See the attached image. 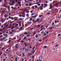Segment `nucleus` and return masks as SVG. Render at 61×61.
<instances>
[{"mask_svg":"<svg viewBox=\"0 0 61 61\" xmlns=\"http://www.w3.org/2000/svg\"><path fill=\"white\" fill-rule=\"evenodd\" d=\"M40 8H38L37 9V10H43V6H40Z\"/></svg>","mask_w":61,"mask_h":61,"instance_id":"nucleus-1","label":"nucleus"},{"mask_svg":"<svg viewBox=\"0 0 61 61\" xmlns=\"http://www.w3.org/2000/svg\"><path fill=\"white\" fill-rule=\"evenodd\" d=\"M40 18H38L37 20L34 21V23H36V22H38V21H39V20H40Z\"/></svg>","mask_w":61,"mask_h":61,"instance_id":"nucleus-2","label":"nucleus"},{"mask_svg":"<svg viewBox=\"0 0 61 61\" xmlns=\"http://www.w3.org/2000/svg\"><path fill=\"white\" fill-rule=\"evenodd\" d=\"M6 19H4L3 20V19H2L1 20V23L2 24H3L5 22V20Z\"/></svg>","mask_w":61,"mask_h":61,"instance_id":"nucleus-3","label":"nucleus"},{"mask_svg":"<svg viewBox=\"0 0 61 61\" xmlns=\"http://www.w3.org/2000/svg\"><path fill=\"white\" fill-rule=\"evenodd\" d=\"M5 39V37L4 38H0V41H4V39Z\"/></svg>","mask_w":61,"mask_h":61,"instance_id":"nucleus-4","label":"nucleus"},{"mask_svg":"<svg viewBox=\"0 0 61 61\" xmlns=\"http://www.w3.org/2000/svg\"><path fill=\"white\" fill-rule=\"evenodd\" d=\"M14 21H16V20H17V19H18V17H14Z\"/></svg>","mask_w":61,"mask_h":61,"instance_id":"nucleus-5","label":"nucleus"},{"mask_svg":"<svg viewBox=\"0 0 61 61\" xmlns=\"http://www.w3.org/2000/svg\"><path fill=\"white\" fill-rule=\"evenodd\" d=\"M22 56H23V57H25V54L24 53H22Z\"/></svg>","mask_w":61,"mask_h":61,"instance_id":"nucleus-6","label":"nucleus"},{"mask_svg":"<svg viewBox=\"0 0 61 61\" xmlns=\"http://www.w3.org/2000/svg\"><path fill=\"white\" fill-rule=\"evenodd\" d=\"M39 59L42 60V56H40L39 58Z\"/></svg>","mask_w":61,"mask_h":61,"instance_id":"nucleus-7","label":"nucleus"},{"mask_svg":"<svg viewBox=\"0 0 61 61\" xmlns=\"http://www.w3.org/2000/svg\"><path fill=\"white\" fill-rule=\"evenodd\" d=\"M44 5H45V6H46V7H47V6H48L47 4L45 3L44 4Z\"/></svg>","mask_w":61,"mask_h":61,"instance_id":"nucleus-8","label":"nucleus"},{"mask_svg":"<svg viewBox=\"0 0 61 61\" xmlns=\"http://www.w3.org/2000/svg\"><path fill=\"white\" fill-rule=\"evenodd\" d=\"M8 10L9 11L10 10V6H8Z\"/></svg>","mask_w":61,"mask_h":61,"instance_id":"nucleus-9","label":"nucleus"},{"mask_svg":"<svg viewBox=\"0 0 61 61\" xmlns=\"http://www.w3.org/2000/svg\"><path fill=\"white\" fill-rule=\"evenodd\" d=\"M5 28H3V29H1L0 30V31H2L3 30H5Z\"/></svg>","mask_w":61,"mask_h":61,"instance_id":"nucleus-10","label":"nucleus"},{"mask_svg":"<svg viewBox=\"0 0 61 61\" xmlns=\"http://www.w3.org/2000/svg\"><path fill=\"white\" fill-rule=\"evenodd\" d=\"M11 41V40H9L7 42V43L8 44H10V43H9V42H10Z\"/></svg>","mask_w":61,"mask_h":61,"instance_id":"nucleus-11","label":"nucleus"},{"mask_svg":"<svg viewBox=\"0 0 61 61\" xmlns=\"http://www.w3.org/2000/svg\"><path fill=\"white\" fill-rule=\"evenodd\" d=\"M15 60L16 61H17V57H15Z\"/></svg>","mask_w":61,"mask_h":61,"instance_id":"nucleus-12","label":"nucleus"},{"mask_svg":"<svg viewBox=\"0 0 61 61\" xmlns=\"http://www.w3.org/2000/svg\"><path fill=\"white\" fill-rule=\"evenodd\" d=\"M58 9H56L55 10V11L56 12H58Z\"/></svg>","mask_w":61,"mask_h":61,"instance_id":"nucleus-13","label":"nucleus"},{"mask_svg":"<svg viewBox=\"0 0 61 61\" xmlns=\"http://www.w3.org/2000/svg\"><path fill=\"white\" fill-rule=\"evenodd\" d=\"M34 10H32L30 11V12L31 13H33V12H34Z\"/></svg>","mask_w":61,"mask_h":61,"instance_id":"nucleus-14","label":"nucleus"},{"mask_svg":"<svg viewBox=\"0 0 61 61\" xmlns=\"http://www.w3.org/2000/svg\"><path fill=\"white\" fill-rule=\"evenodd\" d=\"M47 47L46 46H43V48H47Z\"/></svg>","mask_w":61,"mask_h":61,"instance_id":"nucleus-15","label":"nucleus"},{"mask_svg":"<svg viewBox=\"0 0 61 61\" xmlns=\"http://www.w3.org/2000/svg\"><path fill=\"white\" fill-rule=\"evenodd\" d=\"M25 45V46L26 47V46H28V44H27L26 43V44H25V45Z\"/></svg>","mask_w":61,"mask_h":61,"instance_id":"nucleus-16","label":"nucleus"},{"mask_svg":"<svg viewBox=\"0 0 61 61\" xmlns=\"http://www.w3.org/2000/svg\"><path fill=\"white\" fill-rule=\"evenodd\" d=\"M43 15H40L39 16V17H41L42 16H43Z\"/></svg>","mask_w":61,"mask_h":61,"instance_id":"nucleus-17","label":"nucleus"},{"mask_svg":"<svg viewBox=\"0 0 61 61\" xmlns=\"http://www.w3.org/2000/svg\"><path fill=\"white\" fill-rule=\"evenodd\" d=\"M34 28H33L30 29V30H32V31L35 30V29Z\"/></svg>","mask_w":61,"mask_h":61,"instance_id":"nucleus-18","label":"nucleus"},{"mask_svg":"<svg viewBox=\"0 0 61 61\" xmlns=\"http://www.w3.org/2000/svg\"><path fill=\"white\" fill-rule=\"evenodd\" d=\"M22 27H21L20 29V31H21L22 30Z\"/></svg>","mask_w":61,"mask_h":61,"instance_id":"nucleus-19","label":"nucleus"},{"mask_svg":"<svg viewBox=\"0 0 61 61\" xmlns=\"http://www.w3.org/2000/svg\"><path fill=\"white\" fill-rule=\"evenodd\" d=\"M28 3H27L26 4H25V6H28Z\"/></svg>","mask_w":61,"mask_h":61,"instance_id":"nucleus-20","label":"nucleus"},{"mask_svg":"<svg viewBox=\"0 0 61 61\" xmlns=\"http://www.w3.org/2000/svg\"><path fill=\"white\" fill-rule=\"evenodd\" d=\"M5 33V31L4 32H3V33H0V35H1V34H2L3 33Z\"/></svg>","mask_w":61,"mask_h":61,"instance_id":"nucleus-21","label":"nucleus"},{"mask_svg":"<svg viewBox=\"0 0 61 61\" xmlns=\"http://www.w3.org/2000/svg\"><path fill=\"white\" fill-rule=\"evenodd\" d=\"M10 33V35H12V34L13 32H11V31H9Z\"/></svg>","mask_w":61,"mask_h":61,"instance_id":"nucleus-22","label":"nucleus"},{"mask_svg":"<svg viewBox=\"0 0 61 61\" xmlns=\"http://www.w3.org/2000/svg\"><path fill=\"white\" fill-rule=\"evenodd\" d=\"M35 37H36V38H38V36L37 35H36L35 36Z\"/></svg>","mask_w":61,"mask_h":61,"instance_id":"nucleus-23","label":"nucleus"},{"mask_svg":"<svg viewBox=\"0 0 61 61\" xmlns=\"http://www.w3.org/2000/svg\"><path fill=\"white\" fill-rule=\"evenodd\" d=\"M10 19H11V20H14V17H11Z\"/></svg>","mask_w":61,"mask_h":61,"instance_id":"nucleus-24","label":"nucleus"},{"mask_svg":"<svg viewBox=\"0 0 61 61\" xmlns=\"http://www.w3.org/2000/svg\"><path fill=\"white\" fill-rule=\"evenodd\" d=\"M18 5H19V4H21V2H19L18 3Z\"/></svg>","mask_w":61,"mask_h":61,"instance_id":"nucleus-25","label":"nucleus"},{"mask_svg":"<svg viewBox=\"0 0 61 61\" xmlns=\"http://www.w3.org/2000/svg\"><path fill=\"white\" fill-rule=\"evenodd\" d=\"M18 29H19V27H18L16 28L15 30H16Z\"/></svg>","mask_w":61,"mask_h":61,"instance_id":"nucleus-26","label":"nucleus"},{"mask_svg":"<svg viewBox=\"0 0 61 61\" xmlns=\"http://www.w3.org/2000/svg\"><path fill=\"white\" fill-rule=\"evenodd\" d=\"M26 16H27V17H29V14H27L26 15Z\"/></svg>","mask_w":61,"mask_h":61,"instance_id":"nucleus-27","label":"nucleus"},{"mask_svg":"<svg viewBox=\"0 0 61 61\" xmlns=\"http://www.w3.org/2000/svg\"><path fill=\"white\" fill-rule=\"evenodd\" d=\"M50 14H51V13H47V15H50Z\"/></svg>","mask_w":61,"mask_h":61,"instance_id":"nucleus-28","label":"nucleus"},{"mask_svg":"<svg viewBox=\"0 0 61 61\" xmlns=\"http://www.w3.org/2000/svg\"><path fill=\"white\" fill-rule=\"evenodd\" d=\"M29 11H27L26 12V13H29Z\"/></svg>","mask_w":61,"mask_h":61,"instance_id":"nucleus-29","label":"nucleus"},{"mask_svg":"<svg viewBox=\"0 0 61 61\" xmlns=\"http://www.w3.org/2000/svg\"><path fill=\"white\" fill-rule=\"evenodd\" d=\"M6 10H7L6 9V8H5L4 9H3V11H6Z\"/></svg>","mask_w":61,"mask_h":61,"instance_id":"nucleus-30","label":"nucleus"},{"mask_svg":"<svg viewBox=\"0 0 61 61\" xmlns=\"http://www.w3.org/2000/svg\"><path fill=\"white\" fill-rule=\"evenodd\" d=\"M31 17L32 18H35V17L34 16H32Z\"/></svg>","mask_w":61,"mask_h":61,"instance_id":"nucleus-31","label":"nucleus"},{"mask_svg":"<svg viewBox=\"0 0 61 61\" xmlns=\"http://www.w3.org/2000/svg\"><path fill=\"white\" fill-rule=\"evenodd\" d=\"M37 15H38V14H36L34 16L36 18V16H37Z\"/></svg>","mask_w":61,"mask_h":61,"instance_id":"nucleus-32","label":"nucleus"},{"mask_svg":"<svg viewBox=\"0 0 61 61\" xmlns=\"http://www.w3.org/2000/svg\"><path fill=\"white\" fill-rule=\"evenodd\" d=\"M4 36H5V37H7V34H6Z\"/></svg>","mask_w":61,"mask_h":61,"instance_id":"nucleus-33","label":"nucleus"},{"mask_svg":"<svg viewBox=\"0 0 61 61\" xmlns=\"http://www.w3.org/2000/svg\"><path fill=\"white\" fill-rule=\"evenodd\" d=\"M34 7H35V8H37V5H35L34 6Z\"/></svg>","mask_w":61,"mask_h":61,"instance_id":"nucleus-34","label":"nucleus"},{"mask_svg":"<svg viewBox=\"0 0 61 61\" xmlns=\"http://www.w3.org/2000/svg\"><path fill=\"white\" fill-rule=\"evenodd\" d=\"M4 17H7V15H4Z\"/></svg>","mask_w":61,"mask_h":61,"instance_id":"nucleus-35","label":"nucleus"},{"mask_svg":"<svg viewBox=\"0 0 61 61\" xmlns=\"http://www.w3.org/2000/svg\"><path fill=\"white\" fill-rule=\"evenodd\" d=\"M26 36H25L24 37V39H26Z\"/></svg>","mask_w":61,"mask_h":61,"instance_id":"nucleus-36","label":"nucleus"},{"mask_svg":"<svg viewBox=\"0 0 61 61\" xmlns=\"http://www.w3.org/2000/svg\"><path fill=\"white\" fill-rule=\"evenodd\" d=\"M42 20H43V19H41V20H39V22H41V21H42Z\"/></svg>","mask_w":61,"mask_h":61,"instance_id":"nucleus-37","label":"nucleus"},{"mask_svg":"<svg viewBox=\"0 0 61 61\" xmlns=\"http://www.w3.org/2000/svg\"><path fill=\"white\" fill-rule=\"evenodd\" d=\"M42 40H38V42H42Z\"/></svg>","mask_w":61,"mask_h":61,"instance_id":"nucleus-38","label":"nucleus"},{"mask_svg":"<svg viewBox=\"0 0 61 61\" xmlns=\"http://www.w3.org/2000/svg\"><path fill=\"white\" fill-rule=\"evenodd\" d=\"M34 6H32L31 7L33 9H34V8H35V7H34Z\"/></svg>","mask_w":61,"mask_h":61,"instance_id":"nucleus-39","label":"nucleus"},{"mask_svg":"<svg viewBox=\"0 0 61 61\" xmlns=\"http://www.w3.org/2000/svg\"><path fill=\"white\" fill-rule=\"evenodd\" d=\"M20 42H22V43H24V42H25V41H24L22 40L20 41Z\"/></svg>","mask_w":61,"mask_h":61,"instance_id":"nucleus-40","label":"nucleus"},{"mask_svg":"<svg viewBox=\"0 0 61 61\" xmlns=\"http://www.w3.org/2000/svg\"><path fill=\"white\" fill-rule=\"evenodd\" d=\"M33 19L32 18H31L30 19V21H32V20Z\"/></svg>","mask_w":61,"mask_h":61,"instance_id":"nucleus-41","label":"nucleus"},{"mask_svg":"<svg viewBox=\"0 0 61 61\" xmlns=\"http://www.w3.org/2000/svg\"><path fill=\"white\" fill-rule=\"evenodd\" d=\"M19 16H20V17H22V15L19 14Z\"/></svg>","mask_w":61,"mask_h":61,"instance_id":"nucleus-42","label":"nucleus"},{"mask_svg":"<svg viewBox=\"0 0 61 61\" xmlns=\"http://www.w3.org/2000/svg\"><path fill=\"white\" fill-rule=\"evenodd\" d=\"M24 33L25 35H27V34H28V33H27V32H25Z\"/></svg>","mask_w":61,"mask_h":61,"instance_id":"nucleus-43","label":"nucleus"},{"mask_svg":"<svg viewBox=\"0 0 61 61\" xmlns=\"http://www.w3.org/2000/svg\"><path fill=\"white\" fill-rule=\"evenodd\" d=\"M19 20H20V21H21V20H22V19L21 18L19 19Z\"/></svg>","mask_w":61,"mask_h":61,"instance_id":"nucleus-44","label":"nucleus"},{"mask_svg":"<svg viewBox=\"0 0 61 61\" xmlns=\"http://www.w3.org/2000/svg\"><path fill=\"white\" fill-rule=\"evenodd\" d=\"M30 49H31L32 48V46H31V45H30Z\"/></svg>","mask_w":61,"mask_h":61,"instance_id":"nucleus-45","label":"nucleus"},{"mask_svg":"<svg viewBox=\"0 0 61 61\" xmlns=\"http://www.w3.org/2000/svg\"><path fill=\"white\" fill-rule=\"evenodd\" d=\"M45 33V32L44 31H43L41 32V33H42V34H44Z\"/></svg>","mask_w":61,"mask_h":61,"instance_id":"nucleus-46","label":"nucleus"},{"mask_svg":"<svg viewBox=\"0 0 61 61\" xmlns=\"http://www.w3.org/2000/svg\"><path fill=\"white\" fill-rule=\"evenodd\" d=\"M18 44H16L15 45L16 46H18Z\"/></svg>","mask_w":61,"mask_h":61,"instance_id":"nucleus-47","label":"nucleus"},{"mask_svg":"<svg viewBox=\"0 0 61 61\" xmlns=\"http://www.w3.org/2000/svg\"><path fill=\"white\" fill-rule=\"evenodd\" d=\"M15 25H16L17 26L18 25V24H16Z\"/></svg>","mask_w":61,"mask_h":61,"instance_id":"nucleus-48","label":"nucleus"},{"mask_svg":"<svg viewBox=\"0 0 61 61\" xmlns=\"http://www.w3.org/2000/svg\"><path fill=\"white\" fill-rule=\"evenodd\" d=\"M15 39H16V37H15L14 38L13 40H15Z\"/></svg>","mask_w":61,"mask_h":61,"instance_id":"nucleus-49","label":"nucleus"},{"mask_svg":"<svg viewBox=\"0 0 61 61\" xmlns=\"http://www.w3.org/2000/svg\"><path fill=\"white\" fill-rule=\"evenodd\" d=\"M25 3H28V1H25Z\"/></svg>","mask_w":61,"mask_h":61,"instance_id":"nucleus-50","label":"nucleus"},{"mask_svg":"<svg viewBox=\"0 0 61 61\" xmlns=\"http://www.w3.org/2000/svg\"><path fill=\"white\" fill-rule=\"evenodd\" d=\"M3 27H4V25H2L1 26V28H3Z\"/></svg>","mask_w":61,"mask_h":61,"instance_id":"nucleus-51","label":"nucleus"},{"mask_svg":"<svg viewBox=\"0 0 61 61\" xmlns=\"http://www.w3.org/2000/svg\"><path fill=\"white\" fill-rule=\"evenodd\" d=\"M36 34V32H34L33 33V35H35Z\"/></svg>","mask_w":61,"mask_h":61,"instance_id":"nucleus-52","label":"nucleus"},{"mask_svg":"<svg viewBox=\"0 0 61 61\" xmlns=\"http://www.w3.org/2000/svg\"><path fill=\"white\" fill-rule=\"evenodd\" d=\"M18 5H19V6H22V5H21V4H18Z\"/></svg>","mask_w":61,"mask_h":61,"instance_id":"nucleus-53","label":"nucleus"},{"mask_svg":"<svg viewBox=\"0 0 61 61\" xmlns=\"http://www.w3.org/2000/svg\"><path fill=\"white\" fill-rule=\"evenodd\" d=\"M35 52V51H34L32 53V54H34Z\"/></svg>","mask_w":61,"mask_h":61,"instance_id":"nucleus-54","label":"nucleus"},{"mask_svg":"<svg viewBox=\"0 0 61 61\" xmlns=\"http://www.w3.org/2000/svg\"><path fill=\"white\" fill-rule=\"evenodd\" d=\"M42 60H41V59H39V60L38 61H42Z\"/></svg>","mask_w":61,"mask_h":61,"instance_id":"nucleus-55","label":"nucleus"},{"mask_svg":"<svg viewBox=\"0 0 61 61\" xmlns=\"http://www.w3.org/2000/svg\"><path fill=\"white\" fill-rule=\"evenodd\" d=\"M54 24H55V23H54V22H53L52 23L51 25H54Z\"/></svg>","mask_w":61,"mask_h":61,"instance_id":"nucleus-56","label":"nucleus"},{"mask_svg":"<svg viewBox=\"0 0 61 61\" xmlns=\"http://www.w3.org/2000/svg\"><path fill=\"white\" fill-rule=\"evenodd\" d=\"M55 0H54L53 1V4H55Z\"/></svg>","mask_w":61,"mask_h":61,"instance_id":"nucleus-57","label":"nucleus"},{"mask_svg":"<svg viewBox=\"0 0 61 61\" xmlns=\"http://www.w3.org/2000/svg\"><path fill=\"white\" fill-rule=\"evenodd\" d=\"M11 16H9L8 17V18H9L10 19H11Z\"/></svg>","mask_w":61,"mask_h":61,"instance_id":"nucleus-58","label":"nucleus"},{"mask_svg":"<svg viewBox=\"0 0 61 61\" xmlns=\"http://www.w3.org/2000/svg\"><path fill=\"white\" fill-rule=\"evenodd\" d=\"M25 49V47H24L23 48V50H24Z\"/></svg>","mask_w":61,"mask_h":61,"instance_id":"nucleus-59","label":"nucleus"},{"mask_svg":"<svg viewBox=\"0 0 61 61\" xmlns=\"http://www.w3.org/2000/svg\"><path fill=\"white\" fill-rule=\"evenodd\" d=\"M12 4H15V2L13 1L12 3Z\"/></svg>","mask_w":61,"mask_h":61,"instance_id":"nucleus-60","label":"nucleus"},{"mask_svg":"<svg viewBox=\"0 0 61 61\" xmlns=\"http://www.w3.org/2000/svg\"><path fill=\"white\" fill-rule=\"evenodd\" d=\"M22 25L23 26H24V23H22Z\"/></svg>","mask_w":61,"mask_h":61,"instance_id":"nucleus-61","label":"nucleus"},{"mask_svg":"<svg viewBox=\"0 0 61 61\" xmlns=\"http://www.w3.org/2000/svg\"><path fill=\"white\" fill-rule=\"evenodd\" d=\"M31 5H32L31 4V3H30L29 5V6H31Z\"/></svg>","mask_w":61,"mask_h":61,"instance_id":"nucleus-62","label":"nucleus"},{"mask_svg":"<svg viewBox=\"0 0 61 61\" xmlns=\"http://www.w3.org/2000/svg\"><path fill=\"white\" fill-rule=\"evenodd\" d=\"M5 58L3 60V61H5Z\"/></svg>","mask_w":61,"mask_h":61,"instance_id":"nucleus-63","label":"nucleus"},{"mask_svg":"<svg viewBox=\"0 0 61 61\" xmlns=\"http://www.w3.org/2000/svg\"><path fill=\"white\" fill-rule=\"evenodd\" d=\"M25 25V26H27V24H26Z\"/></svg>","mask_w":61,"mask_h":61,"instance_id":"nucleus-64","label":"nucleus"}]
</instances>
